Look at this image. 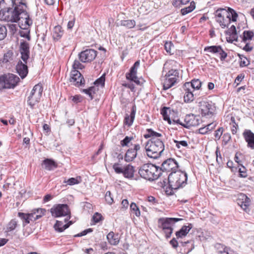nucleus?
<instances>
[{
	"mask_svg": "<svg viewBox=\"0 0 254 254\" xmlns=\"http://www.w3.org/2000/svg\"><path fill=\"white\" fill-rule=\"evenodd\" d=\"M0 20L7 22H17L19 21L20 28L27 29L33 21L30 18L25 0H1Z\"/></svg>",
	"mask_w": 254,
	"mask_h": 254,
	"instance_id": "nucleus-1",
	"label": "nucleus"
},
{
	"mask_svg": "<svg viewBox=\"0 0 254 254\" xmlns=\"http://www.w3.org/2000/svg\"><path fill=\"white\" fill-rule=\"evenodd\" d=\"M164 149L165 146L161 139L151 138L145 145L147 155L154 159L159 157Z\"/></svg>",
	"mask_w": 254,
	"mask_h": 254,
	"instance_id": "nucleus-2",
	"label": "nucleus"
},
{
	"mask_svg": "<svg viewBox=\"0 0 254 254\" xmlns=\"http://www.w3.org/2000/svg\"><path fill=\"white\" fill-rule=\"evenodd\" d=\"M140 176L149 181H154L157 179L161 175L159 167L152 164H145L143 165L138 171Z\"/></svg>",
	"mask_w": 254,
	"mask_h": 254,
	"instance_id": "nucleus-3",
	"label": "nucleus"
},
{
	"mask_svg": "<svg viewBox=\"0 0 254 254\" xmlns=\"http://www.w3.org/2000/svg\"><path fill=\"white\" fill-rule=\"evenodd\" d=\"M187 179V173L181 171L172 172L168 177L169 185L172 190H177L185 186Z\"/></svg>",
	"mask_w": 254,
	"mask_h": 254,
	"instance_id": "nucleus-4",
	"label": "nucleus"
},
{
	"mask_svg": "<svg viewBox=\"0 0 254 254\" xmlns=\"http://www.w3.org/2000/svg\"><path fill=\"white\" fill-rule=\"evenodd\" d=\"M182 220V218H160L158 220V227L162 230L166 237L168 238L173 233L174 224Z\"/></svg>",
	"mask_w": 254,
	"mask_h": 254,
	"instance_id": "nucleus-5",
	"label": "nucleus"
},
{
	"mask_svg": "<svg viewBox=\"0 0 254 254\" xmlns=\"http://www.w3.org/2000/svg\"><path fill=\"white\" fill-rule=\"evenodd\" d=\"M51 212L52 216L55 217L67 216L64 219L65 222H66L70 218V212L66 204H59L54 206L51 208Z\"/></svg>",
	"mask_w": 254,
	"mask_h": 254,
	"instance_id": "nucleus-6",
	"label": "nucleus"
},
{
	"mask_svg": "<svg viewBox=\"0 0 254 254\" xmlns=\"http://www.w3.org/2000/svg\"><path fill=\"white\" fill-rule=\"evenodd\" d=\"M113 168L117 174H123L126 178L132 179L134 177V168L130 164L122 167L120 164L116 163L113 164Z\"/></svg>",
	"mask_w": 254,
	"mask_h": 254,
	"instance_id": "nucleus-7",
	"label": "nucleus"
},
{
	"mask_svg": "<svg viewBox=\"0 0 254 254\" xmlns=\"http://www.w3.org/2000/svg\"><path fill=\"white\" fill-rule=\"evenodd\" d=\"M229 13L225 8H219L216 11V20L223 28L228 27L230 23Z\"/></svg>",
	"mask_w": 254,
	"mask_h": 254,
	"instance_id": "nucleus-8",
	"label": "nucleus"
},
{
	"mask_svg": "<svg viewBox=\"0 0 254 254\" xmlns=\"http://www.w3.org/2000/svg\"><path fill=\"white\" fill-rule=\"evenodd\" d=\"M43 87L41 85L37 84L34 86L28 97V103L33 107L37 103L39 102L42 96Z\"/></svg>",
	"mask_w": 254,
	"mask_h": 254,
	"instance_id": "nucleus-9",
	"label": "nucleus"
},
{
	"mask_svg": "<svg viewBox=\"0 0 254 254\" xmlns=\"http://www.w3.org/2000/svg\"><path fill=\"white\" fill-rule=\"evenodd\" d=\"M97 56V52L91 49H87L80 52L79 59L82 63L90 62L94 60Z\"/></svg>",
	"mask_w": 254,
	"mask_h": 254,
	"instance_id": "nucleus-10",
	"label": "nucleus"
},
{
	"mask_svg": "<svg viewBox=\"0 0 254 254\" xmlns=\"http://www.w3.org/2000/svg\"><path fill=\"white\" fill-rule=\"evenodd\" d=\"M178 168L177 161L172 158H169L164 161L162 164L161 167H159L161 173L162 172H171L176 170Z\"/></svg>",
	"mask_w": 254,
	"mask_h": 254,
	"instance_id": "nucleus-11",
	"label": "nucleus"
},
{
	"mask_svg": "<svg viewBox=\"0 0 254 254\" xmlns=\"http://www.w3.org/2000/svg\"><path fill=\"white\" fill-rule=\"evenodd\" d=\"M200 119L199 116H195L193 114H189L186 116L183 127L186 128H189L190 127H195L199 125Z\"/></svg>",
	"mask_w": 254,
	"mask_h": 254,
	"instance_id": "nucleus-12",
	"label": "nucleus"
},
{
	"mask_svg": "<svg viewBox=\"0 0 254 254\" xmlns=\"http://www.w3.org/2000/svg\"><path fill=\"white\" fill-rule=\"evenodd\" d=\"M19 80V77L14 74H8L5 75L3 77L4 87L6 88H14Z\"/></svg>",
	"mask_w": 254,
	"mask_h": 254,
	"instance_id": "nucleus-13",
	"label": "nucleus"
},
{
	"mask_svg": "<svg viewBox=\"0 0 254 254\" xmlns=\"http://www.w3.org/2000/svg\"><path fill=\"white\" fill-rule=\"evenodd\" d=\"M69 81L73 85L79 86L84 83L85 80L79 71L77 70H72L70 73Z\"/></svg>",
	"mask_w": 254,
	"mask_h": 254,
	"instance_id": "nucleus-14",
	"label": "nucleus"
},
{
	"mask_svg": "<svg viewBox=\"0 0 254 254\" xmlns=\"http://www.w3.org/2000/svg\"><path fill=\"white\" fill-rule=\"evenodd\" d=\"M200 109L202 116L210 118L213 115L214 108L212 105L207 102H200Z\"/></svg>",
	"mask_w": 254,
	"mask_h": 254,
	"instance_id": "nucleus-15",
	"label": "nucleus"
},
{
	"mask_svg": "<svg viewBox=\"0 0 254 254\" xmlns=\"http://www.w3.org/2000/svg\"><path fill=\"white\" fill-rule=\"evenodd\" d=\"M141 149L140 145L139 144H135L133 148H129L126 152L125 155V160L127 162L133 161L137 156V152Z\"/></svg>",
	"mask_w": 254,
	"mask_h": 254,
	"instance_id": "nucleus-16",
	"label": "nucleus"
},
{
	"mask_svg": "<svg viewBox=\"0 0 254 254\" xmlns=\"http://www.w3.org/2000/svg\"><path fill=\"white\" fill-rule=\"evenodd\" d=\"M204 51L214 54L218 53L220 55L221 61L225 60L227 56V54L225 52L220 46H212L205 47Z\"/></svg>",
	"mask_w": 254,
	"mask_h": 254,
	"instance_id": "nucleus-17",
	"label": "nucleus"
},
{
	"mask_svg": "<svg viewBox=\"0 0 254 254\" xmlns=\"http://www.w3.org/2000/svg\"><path fill=\"white\" fill-rule=\"evenodd\" d=\"M139 62L136 61L133 66H132L130 69V72L126 74L127 79L134 82L138 85L140 84V82L136 76V67L139 66Z\"/></svg>",
	"mask_w": 254,
	"mask_h": 254,
	"instance_id": "nucleus-18",
	"label": "nucleus"
},
{
	"mask_svg": "<svg viewBox=\"0 0 254 254\" xmlns=\"http://www.w3.org/2000/svg\"><path fill=\"white\" fill-rule=\"evenodd\" d=\"M20 52L21 55V59L26 63L29 58V46L28 43L23 41L20 43Z\"/></svg>",
	"mask_w": 254,
	"mask_h": 254,
	"instance_id": "nucleus-19",
	"label": "nucleus"
},
{
	"mask_svg": "<svg viewBox=\"0 0 254 254\" xmlns=\"http://www.w3.org/2000/svg\"><path fill=\"white\" fill-rule=\"evenodd\" d=\"M245 141L248 143V147L254 149V133L251 130L246 129L243 133Z\"/></svg>",
	"mask_w": 254,
	"mask_h": 254,
	"instance_id": "nucleus-20",
	"label": "nucleus"
},
{
	"mask_svg": "<svg viewBox=\"0 0 254 254\" xmlns=\"http://www.w3.org/2000/svg\"><path fill=\"white\" fill-rule=\"evenodd\" d=\"M26 64L27 61H26V63L24 62V63L19 61L16 65V69L17 72L22 78H25L28 73V67Z\"/></svg>",
	"mask_w": 254,
	"mask_h": 254,
	"instance_id": "nucleus-21",
	"label": "nucleus"
},
{
	"mask_svg": "<svg viewBox=\"0 0 254 254\" xmlns=\"http://www.w3.org/2000/svg\"><path fill=\"white\" fill-rule=\"evenodd\" d=\"M238 203L244 210L246 211L250 205L251 199L245 194H242L240 195V200Z\"/></svg>",
	"mask_w": 254,
	"mask_h": 254,
	"instance_id": "nucleus-22",
	"label": "nucleus"
},
{
	"mask_svg": "<svg viewBox=\"0 0 254 254\" xmlns=\"http://www.w3.org/2000/svg\"><path fill=\"white\" fill-rule=\"evenodd\" d=\"M107 239L112 245H117L120 242V237L118 234H115L113 232H110L107 235Z\"/></svg>",
	"mask_w": 254,
	"mask_h": 254,
	"instance_id": "nucleus-23",
	"label": "nucleus"
},
{
	"mask_svg": "<svg viewBox=\"0 0 254 254\" xmlns=\"http://www.w3.org/2000/svg\"><path fill=\"white\" fill-rule=\"evenodd\" d=\"M183 88L185 92L184 96V101L187 103L192 102L194 100L193 91L192 90V88H188V89H187L185 87L184 85Z\"/></svg>",
	"mask_w": 254,
	"mask_h": 254,
	"instance_id": "nucleus-24",
	"label": "nucleus"
},
{
	"mask_svg": "<svg viewBox=\"0 0 254 254\" xmlns=\"http://www.w3.org/2000/svg\"><path fill=\"white\" fill-rule=\"evenodd\" d=\"M42 165L45 169L51 171L57 167V164L53 160L50 159H45L42 163Z\"/></svg>",
	"mask_w": 254,
	"mask_h": 254,
	"instance_id": "nucleus-25",
	"label": "nucleus"
},
{
	"mask_svg": "<svg viewBox=\"0 0 254 254\" xmlns=\"http://www.w3.org/2000/svg\"><path fill=\"white\" fill-rule=\"evenodd\" d=\"M192 227V226L191 224H190L188 226H183L179 231L176 233L177 237L179 238L186 236Z\"/></svg>",
	"mask_w": 254,
	"mask_h": 254,
	"instance_id": "nucleus-26",
	"label": "nucleus"
},
{
	"mask_svg": "<svg viewBox=\"0 0 254 254\" xmlns=\"http://www.w3.org/2000/svg\"><path fill=\"white\" fill-rule=\"evenodd\" d=\"M201 85V82L199 79H193L191 81V82H186L185 83V87L188 89L192 88L193 91L195 89H198Z\"/></svg>",
	"mask_w": 254,
	"mask_h": 254,
	"instance_id": "nucleus-27",
	"label": "nucleus"
},
{
	"mask_svg": "<svg viewBox=\"0 0 254 254\" xmlns=\"http://www.w3.org/2000/svg\"><path fill=\"white\" fill-rule=\"evenodd\" d=\"M144 137L145 138L151 137V138L161 139V137H162V135L160 133L154 131L151 128H149L146 129V133L144 134Z\"/></svg>",
	"mask_w": 254,
	"mask_h": 254,
	"instance_id": "nucleus-28",
	"label": "nucleus"
},
{
	"mask_svg": "<svg viewBox=\"0 0 254 254\" xmlns=\"http://www.w3.org/2000/svg\"><path fill=\"white\" fill-rule=\"evenodd\" d=\"M176 82L175 79H174V77L171 78L165 76L163 83V89L164 90L168 89L174 86Z\"/></svg>",
	"mask_w": 254,
	"mask_h": 254,
	"instance_id": "nucleus-29",
	"label": "nucleus"
},
{
	"mask_svg": "<svg viewBox=\"0 0 254 254\" xmlns=\"http://www.w3.org/2000/svg\"><path fill=\"white\" fill-rule=\"evenodd\" d=\"M226 34L230 36V40L232 41H238V36L237 33L236 27L234 25L231 26L227 31Z\"/></svg>",
	"mask_w": 254,
	"mask_h": 254,
	"instance_id": "nucleus-30",
	"label": "nucleus"
},
{
	"mask_svg": "<svg viewBox=\"0 0 254 254\" xmlns=\"http://www.w3.org/2000/svg\"><path fill=\"white\" fill-rule=\"evenodd\" d=\"M71 224V222L64 224L62 221H57L56 223L54 225V228L56 231L59 232H62L67 228Z\"/></svg>",
	"mask_w": 254,
	"mask_h": 254,
	"instance_id": "nucleus-31",
	"label": "nucleus"
},
{
	"mask_svg": "<svg viewBox=\"0 0 254 254\" xmlns=\"http://www.w3.org/2000/svg\"><path fill=\"white\" fill-rule=\"evenodd\" d=\"M135 115V110L134 107H132L131 112L129 116L127 115L125 119V123L128 126H130L132 124L134 119Z\"/></svg>",
	"mask_w": 254,
	"mask_h": 254,
	"instance_id": "nucleus-32",
	"label": "nucleus"
},
{
	"mask_svg": "<svg viewBox=\"0 0 254 254\" xmlns=\"http://www.w3.org/2000/svg\"><path fill=\"white\" fill-rule=\"evenodd\" d=\"M63 34V31L60 26H56L54 27L53 36L54 39L58 40L61 38Z\"/></svg>",
	"mask_w": 254,
	"mask_h": 254,
	"instance_id": "nucleus-33",
	"label": "nucleus"
},
{
	"mask_svg": "<svg viewBox=\"0 0 254 254\" xmlns=\"http://www.w3.org/2000/svg\"><path fill=\"white\" fill-rule=\"evenodd\" d=\"M254 34L251 31H244L243 35L240 36L242 40L246 43L248 40H251L254 37Z\"/></svg>",
	"mask_w": 254,
	"mask_h": 254,
	"instance_id": "nucleus-34",
	"label": "nucleus"
},
{
	"mask_svg": "<svg viewBox=\"0 0 254 254\" xmlns=\"http://www.w3.org/2000/svg\"><path fill=\"white\" fill-rule=\"evenodd\" d=\"M18 216L21 219L23 222V226H25L30 223V218L29 217L28 213L23 212H18Z\"/></svg>",
	"mask_w": 254,
	"mask_h": 254,
	"instance_id": "nucleus-35",
	"label": "nucleus"
},
{
	"mask_svg": "<svg viewBox=\"0 0 254 254\" xmlns=\"http://www.w3.org/2000/svg\"><path fill=\"white\" fill-rule=\"evenodd\" d=\"M97 90L98 89L96 86H91L88 89H83V92L88 95L90 98V99L92 100L93 99V94H94Z\"/></svg>",
	"mask_w": 254,
	"mask_h": 254,
	"instance_id": "nucleus-36",
	"label": "nucleus"
},
{
	"mask_svg": "<svg viewBox=\"0 0 254 254\" xmlns=\"http://www.w3.org/2000/svg\"><path fill=\"white\" fill-rule=\"evenodd\" d=\"M195 3L194 1H191L189 6L182 8L181 10L182 15H185L190 12H191L195 8Z\"/></svg>",
	"mask_w": 254,
	"mask_h": 254,
	"instance_id": "nucleus-37",
	"label": "nucleus"
},
{
	"mask_svg": "<svg viewBox=\"0 0 254 254\" xmlns=\"http://www.w3.org/2000/svg\"><path fill=\"white\" fill-rule=\"evenodd\" d=\"M121 25L127 28L130 29L135 26V21L133 20H122L121 22Z\"/></svg>",
	"mask_w": 254,
	"mask_h": 254,
	"instance_id": "nucleus-38",
	"label": "nucleus"
},
{
	"mask_svg": "<svg viewBox=\"0 0 254 254\" xmlns=\"http://www.w3.org/2000/svg\"><path fill=\"white\" fill-rule=\"evenodd\" d=\"M179 71L177 69H172L170 70L165 75L167 77H174V79L177 82L179 78Z\"/></svg>",
	"mask_w": 254,
	"mask_h": 254,
	"instance_id": "nucleus-39",
	"label": "nucleus"
},
{
	"mask_svg": "<svg viewBox=\"0 0 254 254\" xmlns=\"http://www.w3.org/2000/svg\"><path fill=\"white\" fill-rule=\"evenodd\" d=\"M13 60V53L11 51H8L4 54L2 62L6 63Z\"/></svg>",
	"mask_w": 254,
	"mask_h": 254,
	"instance_id": "nucleus-40",
	"label": "nucleus"
},
{
	"mask_svg": "<svg viewBox=\"0 0 254 254\" xmlns=\"http://www.w3.org/2000/svg\"><path fill=\"white\" fill-rule=\"evenodd\" d=\"M130 209L131 212H132L136 216L139 217L140 216V211L138 207V206L136 205V204L132 202L130 205Z\"/></svg>",
	"mask_w": 254,
	"mask_h": 254,
	"instance_id": "nucleus-41",
	"label": "nucleus"
},
{
	"mask_svg": "<svg viewBox=\"0 0 254 254\" xmlns=\"http://www.w3.org/2000/svg\"><path fill=\"white\" fill-rule=\"evenodd\" d=\"M80 182V178H71L67 180H64V183H66L67 185L72 186L75 184H78Z\"/></svg>",
	"mask_w": 254,
	"mask_h": 254,
	"instance_id": "nucleus-42",
	"label": "nucleus"
},
{
	"mask_svg": "<svg viewBox=\"0 0 254 254\" xmlns=\"http://www.w3.org/2000/svg\"><path fill=\"white\" fill-rule=\"evenodd\" d=\"M240 59V65L241 67H245L250 64V62L248 59L243 55H239Z\"/></svg>",
	"mask_w": 254,
	"mask_h": 254,
	"instance_id": "nucleus-43",
	"label": "nucleus"
},
{
	"mask_svg": "<svg viewBox=\"0 0 254 254\" xmlns=\"http://www.w3.org/2000/svg\"><path fill=\"white\" fill-rule=\"evenodd\" d=\"M133 137L126 136L125 138L121 141L120 143L122 147L129 146Z\"/></svg>",
	"mask_w": 254,
	"mask_h": 254,
	"instance_id": "nucleus-44",
	"label": "nucleus"
},
{
	"mask_svg": "<svg viewBox=\"0 0 254 254\" xmlns=\"http://www.w3.org/2000/svg\"><path fill=\"white\" fill-rule=\"evenodd\" d=\"M227 10L230 13L229 14L231 20L234 22L236 21L238 17V14L236 12L234 9L230 7H228Z\"/></svg>",
	"mask_w": 254,
	"mask_h": 254,
	"instance_id": "nucleus-45",
	"label": "nucleus"
},
{
	"mask_svg": "<svg viewBox=\"0 0 254 254\" xmlns=\"http://www.w3.org/2000/svg\"><path fill=\"white\" fill-rule=\"evenodd\" d=\"M190 0H174L173 4L176 7H181L183 5L187 4Z\"/></svg>",
	"mask_w": 254,
	"mask_h": 254,
	"instance_id": "nucleus-46",
	"label": "nucleus"
},
{
	"mask_svg": "<svg viewBox=\"0 0 254 254\" xmlns=\"http://www.w3.org/2000/svg\"><path fill=\"white\" fill-rule=\"evenodd\" d=\"M7 35V29L4 25L0 24V41L4 39Z\"/></svg>",
	"mask_w": 254,
	"mask_h": 254,
	"instance_id": "nucleus-47",
	"label": "nucleus"
},
{
	"mask_svg": "<svg viewBox=\"0 0 254 254\" xmlns=\"http://www.w3.org/2000/svg\"><path fill=\"white\" fill-rule=\"evenodd\" d=\"M105 75H103L102 76H101L100 78H99L98 79H97L94 82V84H95V85H96V86H100L101 87H103L104 86V84H105Z\"/></svg>",
	"mask_w": 254,
	"mask_h": 254,
	"instance_id": "nucleus-48",
	"label": "nucleus"
},
{
	"mask_svg": "<svg viewBox=\"0 0 254 254\" xmlns=\"http://www.w3.org/2000/svg\"><path fill=\"white\" fill-rule=\"evenodd\" d=\"M169 108L164 107L161 110V114L164 118V120L167 121L169 124H171V121L167 114V110Z\"/></svg>",
	"mask_w": 254,
	"mask_h": 254,
	"instance_id": "nucleus-49",
	"label": "nucleus"
},
{
	"mask_svg": "<svg viewBox=\"0 0 254 254\" xmlns=\"http://www.w3.org/2000/svg\"><path fill=\"white\" fill-rule=\"evenodd\" d=\"M222 248H223V251H221L222 254H239L229 247H222Z\"/></svg>",
	"mask_w": 254,
	"mask_h": 254,
	"instance_id": "nucleus-50",
	"label": "nucleus"
},
{
	"mask_svg": "<svg viewBox=\"0 0 254 254\" xmlns=\"http://www.w3.org/2000/svg\"><path fill=\"white\" fill-rule=\"evenodd\" d=\"M232 122V127H231V131L233 134H235L237 133V128L238 127V125L235 122V120L234 117H232L231 119Z\"/></svg>",
	"mask_w": 254,
	"mask_h": 254,
	"instance_id": "nucleus-51",
	"label": "nucleus"
},
{
	"mask_svg": "<svg viewBox=\"0 0 254 254\" xmlns=\"http://www.w3.org/2000/svg\"><path fill=\"white\" fill-rule=\"evenodd\" d=\"M17 221L14 220V219H12L11 220L9 223H8V226H7V230L8 231H12V230H13L17 226Z\"/></svg>",
	"mask_w": 254,
	"mask_h": 254,
	"instance_id": "nucleus-52",
	"label": "nucleus"
},
{
	"mask_svg": "<svg viewBox=\"0 0 254 254\" xmlns=\"http://www.w3.org/2000/svg\"><path fill=\"white\" fill-rule=\"evenodd\" d=\"M36 214V218L39 219L41 218L43 215H44L46 210L44 209L39 208L36 210H34Z\"/></svg>",
	"mask_w": 254,
	"mask_h": 254,
	"instance_id": "nucleus-53",
	"label": "nucleus"
},
{
	"mask_svg": "<svg viewBox=\"0 0 254 254\" xmlns=\"http://www.w3.org/2000/svg\"><path fill=\"white\" fill-rule=\"evenodd\" d=\"M105 198L106 202L109 204H111L113 202V198L111 196V193L110 191H108L106 192Z\"/></svg>",
	"mask_w": 254,
	"mask_h": 254,
	"instance_id": "nucleus-54",
	"label": "nucleus"
},
{
	"mask_svg": "<svg viewBox=\"0 0 254 254\" xmlns=\"http://www.w3.org/2000/svg\"><path fill=\"white\" fill-rule=\"evenodd\" d=\"M73 70H76L77 69H82L84 66L77 60H75L72 65Z\"/></svg>",
	"mask_w": 254,
	"mask_h": 254,
	"instance_id": "nucleus-55",
	"label": "nucleus"
},
{
	"mask_svg": "<svg viewBox=\"0 0 254 254\" xmlns=\"http://www.w3.org/2000/svg\"><path fill=\"white\" fill-rule=\"evenodd\" d=\"M174 142L176 143V146L178 148H180L181 145L183 147H187L188 145L187 142L185 140L177 141L174 140Z\"/></svg>",
	"mask_w": 254,
	"mask_h": 254,
	"instance_id": "nucleus-56",
	"label": "nucleus"
},
{
	"mask_svg": "<svg viewBox=\"0 0 254 254\" xmlns=\"http://www.w3.org/2000/svg\"><path fill=\"white\" fill-rule=\"evenodd\" d=\"M223 132V127H219L215 131L214 136L216 139H219Z\"/></svg>",
	"mask_w": 254,
	"mask_h": 254,
	"instance_id": "nucleus-57",
	"label": "nucleus"
},
{
	"mask_svg": "<svg viewBox=\"0 0 254 254\" xmlns=\"http://www.w3.org/2000/svg\"><path fill=\"white\" fill-rule=\"evenodd\" d=\"M164 47L167 53L170 54L172 53V48L173 47L172 42H166Z\"/></svg>",
	"mask_w": 254,
	"mask_h": 254,
	"instance_id": "nucleus-58",
	"label": "nucleus"
},
{
	"mask_svg": "<svg viewBox=\"0 0 254 254\" xmlns=\"http://www.w3.org/2000/svg\"><path fill=\"white\" fill-rule=\"evenodd\" d=\"M102 218V216L101 214L96 212L93 216L92 219L95 223H98L101 220Z\"/></svg>",
	"mask_w": 254,
	"mask_h": 254,
	"instance_id": "nucleus-59",
	"label": "nucleus"
},
{
	"mask_svg": "<svg viewBox=\"0 0 254 254\" xmlns=\"http://www.w3.org/2000/svg\"><path fill=\"white\" fill-rule=\"evenodd\" d=\"M231 136L229 133H225L223 136V141L225 144H227L228 142L231 140Z\"/></svg>",
	"mask_w": 254,
	"mask_h": 254,
	"instance_id": "nucleus-60",
	"label": "nucleus"
},
{
	"mask_svg": "<svg viewBox=\"0 0 254 254\" xmlns=\"http://www.w3.org/2000/svg\"><path fill=\"white\" fill-rule=\"evenodd\" d=\"M9 32L11 34H14L16 31L17 25L15 24H8Z\"/></svg>",
	"mask_w": 254,
	"mask_h": 254,
	"instance_id": "nucleus-61",
	"label": "nucleus"
},
{
	"mask_svg": "<svg viewBox=\"0 0 254 254\" xmlns=\"http://www.w3.org/2000/svg\"><path fill=\"white\" fill-rule=\"evenodd\" d=\"M239 172L241 177L243 178H246L247 176L246 169L245 167L242 166L241 168H240L239 170Z\"/></svg>",
	"mask_w": 254,
	"mask_h": 254,
	"instance_id": "nucleus-62",
	"label": "nucleus"
},
{
	"mask_svg": "<svg viewBox=\"0 0 254 254\" xmlns=\"http://www.w3.org/2000/svg\"><path fill=\"white\" fill-rule=\"evenodd\" d=\"M28 214L31 222H34L38 219V218H36V214L34 210H32L31 213H28Z\"/></svg>",
	"mask_w": 254,
	"mask_h": 254,
	"instance_id": "nucleus-63",
	"label": "nucleus"
},
{
	"mask_svg": "<svg viewBox=\"0 0 254 254\" xmlns=\"http://www.w3.org/2000/svg\"><path fill=\"white\" fill-rule=\"evenodd\" d=\"M92 231V229L89 228L88 229L83 231L82 232H81V233H80L77 235H75L74 236L75 237H81V236L86 235L87 233L91 232Z\"/></svg>",
	"mask_w": 254,
	"mask_h": 254,
	"instance_id": "nucleus-64",
	"label": "nucleus"
}]
</instances>
